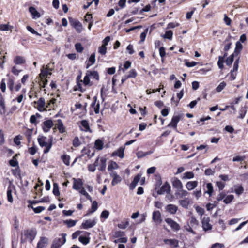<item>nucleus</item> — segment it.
<instances>
[{"mask_svg":"<svg viewBox=\"0 0 248 248\" xmlns=\"http://www.w3.org/2000/svg\"><path fill=\"white\" fill-rule=\"evenodd\" d=\"M37 234V231L36 229H30L24 231V236L25 239L21 238V243H25L27 240H28L30 243H32Z\"/></svg>","mask_w":248,"mask_h":248,"instance_id":"1","label":"nucleus"},{"mask_svg":"<svg viewBox=\"0 0 248 248\" xmlns=\"http://www.w3.org/2000/svg\"><path fill=\"white\" fill-rule=\"evenodd\" d=\"M46 137L44 136L38 138V141L40 146L42 147H46V149L44 150V154H46L50 151L52 144L51 140H49L48 142L46 141Z\"/></svg>","mask_w":248,"mask_h":248,"instance_id":"2","label":"nucleus"},{"mask_svg":"<svg viewBox=\"0 0 248 248\" xmlns=\"http://www.w3.org/2000/svg\"><path fill=\"white\" fill-rule=\"evenodd\" d=\"M53 68L54 63H48L45 68V66H43V68L41 69V73L39 74V77L43 78L47 77L48 75H51L52 74L51 71Z\"/></svg>","mask_w":248,"mask_h":248,"instance_id":"3","label":"nucleus"},{"mask_svg":"<svg viewBox=\"0 0 248 248\" xmlns=\"http://www.w3.org/2000/svg\"><path fill=\"white\" fill-rule=\"evenodd\" d=\"M69 20L70 25L74 28L78 32L80 33L82 31V25L78 20L72 18H69Z\"/></svg>","mask_w":248,"mask_h":248,"instance_id":"4","label":"nucleus"},{"mask_svg":"<svg viewBox=\"0 0 248 248\" xmlns=\"http://www.w3.org/2000/svg\"><path fill=\"white\" fill-rule=\"evenodd\" d=\"M165 221L174 231H177L180 229V225L171 218H167Z\"/></svg>","mask_w":248,"mask_h":248,"instance_id":"5","label":"nucleus"},{"mask_svg":"<svg viewBox=\"0 0 248 248\" xmlns=\"http://www.w3.org/2000/svg\"><path fill=\"white\" fill-rule=\"evenodd\" d=\"M171 187L170 185L168 182H166L162 187L159 189L157 193L158 195H162L164 194L165 193H167L168 192H170Z\"/></svg>","mask_w":248,"mask_h":248,"instance_id":"6","label":"nucleus"},{"mask_svg":"<svg viewBox=\"0 0 248 248\" xmlns=\"http://www.w3.org/2000/svg\"><path fill=\"white\" fill-rule=\"evenodd\" d=\"M152 219L156 224H160L161 223V214L159 211H155L153 212Z\"/></svg>","mask_w":248,"mask_h":248,"instance_id":"7","label":"nucleus"},{"mask_svg":"<svg viewBox=\"0 0 248 248\" xmlns=\"http://www.w3.org/2000/svg\"><path fill=\"white\" fill-rule=\"evenodd\" d=\"M210 218L208 217H204L202 220V223L203 229L207 231L212 229V225L209 223Z\"/></svg>","mask_w":248,"mask_h":248,"instance_id":"8","label":"nucleus"},{"mask_svg":"<svg viewBox=\"0 0 248 248\" xmlns=\"http://www.w3.org/2000/svg\"><path fill=\"white\" fill-rule=\"evenodd\" d=\"M171 183L174 188L177 190L183 188V186L181 181L176 177H174L171 179Z\"/></svg>","mask_w":248,"mask_h":248,"instance_id":"9","label":"nucleus"},{"mask_svg":"<svg viewBox=\"0 0 248 248\" xmlns=\"http://www.w3.org/2000/svg\"><path fill=\"white\" fill-rule=\"evenodd\" d=\"M53 126V123L51 120H48L43 122V129L44 132H48Z\"/></svg>","mask_w":248,"mask_h":248,"instance_id":"10","label":"nucleus"},{"mask_svg":"<svg viewBox=\"0 0 248 248\" xmlns=\"http://www.w3.org/2000/svg\"><path fill=\"white\" fill-rule=\"evenodd\" d=\"M95 223V220H87L82 223L81 227L84 229H88L93 227Z\"/></svg>","mask_w":248,"mask_h":248,"instance_id":"11","label":"nucleus"},{"mask_svg":"<svg viewBox=\"0 0 248 248\" xmlns=\"http://www.w3.org/2000/svg\"><path fill=\"white\" fill-rule=\"evenodd\" d=\"M180 118L181 117L179 115L173 116L170 123L168 124V126L176 128L177 124L179 122Z\"/></svg>","mask_w":248,"mask_h":248,"instance_id":"12","label":"nucleus"},{"mask_svg":"<svg viewBox=\"0 0 248 248\" xmlns=\"http://www.w3.org/2000/svg\"><path fill=\"white\" fill-rule=\"evenodd\" d=\"M188 194V192L183 188L176 190L175 193V195L177 198H182L187 196Z\"/></svg>","mask_w":248,"mask_h":248,"instance_id":"13","label":"nucleus"},{"mask_svg":"<svg viewBox=\"0 0 248 248\" xmlns=\"http://www.w3.org/2000/svg\"><path fill=\"white\" fill-rule=\"evenodd\" d=\"M165 209L170 214H175L178 210V207L175 205L170 204L166 206Z\"/></svg>","mask_w":248,"mask_h":248,"instance_id":"14","label":"nucleus"},{"mask_svg":"<svg viewBox=\"0 0 248 248\" xmlns=\"http://www.w3.org/2000/svg\"><path fill=\"white\" fill-rule=\"evenodd\" d=\"M35 103H36L37 104L38 109L39 111H42L46 110V109L44 108L45 106L46 103L45 99L43 98H40L37 102H35Z\"/></svg>","mask_w":248,"mask_h":248,"instance_id":"15","label":"nucleus"},{"mask_svg":"<svg viewBox=\"0 0 248 248\" xmlns=\"http://www.w3.org/2000/svg\"><path fill=\"white\" fill-rule=\"evenodd\" d=\"M124 148L120 147L117 150L113 152L111 154V156H117L120 157L121 158H123L124 157Z\"/></svg>","mask_w":248,"mask_h":248,"instance_id":"16","label":"nucleus"},{"mask_svg":"<svg viewBox=\"0 0 248 248\" xmlns=\"http://www.w3.org/2000/svg\"><path fill=\"white\" fill-rule=\"evenodd\" d=\"M29 11L32 15V18L37 19L41 16L40 14L36 10V9L32 6H31L29 8Z\"/></svg>","mask_w":248,"mask_h":248,"instance_id":"17","label":"nucleus"},{"mask_svg":"<svg viewBox=\"0 0 248 248\" xmlns=\"http://www.w3.org/2000/svg\"><path fill=\"white\" fill-rule=\"evenodd\" d=\"M6 106L3 97L0 93V114H2L5 112Z\"/></svg>","mask_w":248,"mask_h":248,"instance_id":"18","label":"nucleus"},{"mask_svg":"<svg viewBox=\"0 0 248 248\" xmlns=\"http://www.w3.org/2000/svg\"><path fill=\"white\" fill-rule=\"evenodd\" d=\"M85 234L87 235L88 237H85V236H79L78 238V240L82 243L84 245H87L90 242V237L89 236L90 235V233L89 232H85Z\"/></svg>","mask_w":248,"mask_h":248,"instance_id":"19","label":"nucleus"},{"mask_svg":"<svg viewBox=\"0 0 248 248\" xmlns=\"http://www.w3.org/2000/svg\"><path fill=\"white\" fill-rule=\"evenodd\" d=\"M93 101L92 103L91 106L93 108L95 114H98L99 113V109H100V104L99 102H98L96 104V97H93Z\"/></svg>","mask_w":248,"mask_h":248,"instance_id":"20","label":"nucleus"},{"mask_svg":"<svg viewBox=\"0 0 248 248\" xmlns=\"http://www.w3.org/2000/svg\"><path fill=\"white\" fill-rule=\"evenodd\" d=\"M198 183L197 181H189L186 184V187L188 190H191L197 186Z\"/></svg>","mask_w":248,"mask_h":248,"instance_id":"21","label":"nucleus"},{"mask_svg":"<svg viewBox=\"0 0 248 248\" xmlns=\"http://www.w3.org/2000/svg\"><path fill=\"white\" fill-rule=\"evenodd\" d=\"M74 182L73 187L75 189L79 190L83 186L82 180L78 179L77 180L74 179Z\"/></svg>","mask_w":248,"mask_h":248,"instance_id":"22","label":"nucleus"},{"mask_svg":"<svg viewBox=\"0 0 248 248\" xmlns=\"http://www.w3.org/2000/svg\"><path fill=\"white\" fill-rule=\"evenodd\" d=\"M48 243V239L45 237H42L38 242L36 248H43Z\"/></svg>","mask_w":248,"mask_h":248,"instance_id":"23","label":"nucleus"},{"mask_svg":"<svg viewBox=\"0 0 248 248\" xmlns=\"http://www.w3.org/2000/svg\"><path fill=\"white\" fill-rule=\"evenodd\" d=\"M141 178V175L138 174L134 178L133 180L130 184V185L129 186L130 189H133L135 188L136 186V185L137 183L139 182L140 179Z\"/></svg>","mask_w":248,"mask_h":248,"instance_id":"24","label":"nucleus"},{"mask_svg":"<svg viewBox=\"0 0 248 248\" xmlns=\"http://www.w3.org/2000/svg\"><path fill=\"white\" fill-rule=\"evenodd\" d=\"M87 72L88 76H89L90 78L95 79L96 80H98L99 79V75L97 71L88 70Z\"/></svg>","mask_w":248,"mask_h":248,"instance_id":"25","label":"nucleus"},{"mask_svg":"<svg viewBox=\"0 0 248 248\" xmlns=\"http://www.w3.org/2000/svg\"><path fill=\"white\" fill-rule=\"evenodd\" d=\"M56 127L59 129L60 133H63L65 131V128L61 120H58V123L56 124L55 127L54 129H55Z\"/></svg>","mask_w":248,"mask_h":248,"instance_id":"26","label":"nucleus"},{"mask_svg":"<svg viewBox=\"0 0 248 248\" xmlns=\"http://www.w3.org/2000/svg\"><path fill=\"white\" fill-rule=\"evenodd\" d=\"M14 62L16 64H22L26 62V60L23 57L17 56L15 57Z\"/></svg>","mask_w":248,"mask_h":248,"instance_id":"27","label":"nucleus"},{"mask_svg":"<svg viewBox=\"0 0 248 248\" xmlns=\"http://www.w3.org/2000/svg\"><path fill=\"white\" fill-rule=\"evenodd\" d=\"M164 242L166 244H169L171 246H173L174 247L176 248L178 246V241L175 239H165Z\"/></svg>","mask_w":248,"mask_h":248,"instance_id":"28","label":"nucleus"},{"mask_svg":"<svg viewBox=\"0 0 248 248\" xmlns=\"http://www.w3.org/2000/svg\"><path fill=\"white\" fill-rule=\"evenodd\" d=\"M206 188L207 190L204 192V193H207L209 195V197L212 195L214 189L212 184L210 183L206 184Z\"/></svg>","mask_w":248,"mask_h":248,"instance_id":"29","label":"nucleus"},{"mask_svg":"<svg viewBox=\"0 0 248 248\" xmlns=\"http://www.w3.org/2000/svg\"><path fill=\"white\" fill-rule=\"evenodd\" d=\"M95 61V53H93V54H91V55L90 56V57L89 59V62L87 64L86 68L87 69L89 68V67L91 65L94 63Z\"/></svg>","mask_w":248,"mask_h":248,"instance_id":"30","label":"nucleus"},{"mask_svg":"<svg viewBox=\"0 0 248 248\" xmlns=\"http://www.w3.org/2000/svg\"><path fill=\"white\" fill-rule=\"evenodd\" d=\"M94 146L97 150H102L103 148V141L100 139L96 140L95 141Z\"/></svg>","mask_w":248,"mask_h":248,"instance_id":"31","label":"nucleus"},{"mask_svg":"<svg viewBox=\"0 0 248 248\" xmlns=\"http://www.w3.org/2000/svg\"><path fill=\"white\" fill-rule=\"evenodd\" d=\"M234 192L237 195H240L243 193L244 188L240 185H235L234 186Z\"/></svg>","mask_w":248,"mask_h":248,"instance_id":"32","label":"nucleus"},{"mask_svg":"<svg viewBox=\"0 0 248 248\" xmlns=\"http://www.w3.org/2000/svg\"><path fill=\"white\" fill-rule=\"evenodd\" d=\"M77 222V220H73L69 219V220H64L63 221V223L64 224H66L68 228H71V227L74 226L76 225Z\"/></svg>","mask_w":248,"mask_h":248,"instance_id":"33","label":"nucleus"},{"mask_svg":"<svg viewBox=\"0 0 248 248\" xmlns=\"http://www.w3.org/2000/svg\"><path fill=\"white\" fill-rule=\"evenodd\" d=\"M242 47L243 46L241 43L239 41L236 42L234 53L236 54V55L238 54L242 50Z\"/></svg>","mask_w":248,"mask_h":248,"instance_id":"34","label":"nucleus"},{"mask_svg":"<svg viewBox=\"0 0 248 248\" xmlns=\"http://www.w3.org/2000/svg\"><path fill=\"white\" fill-rule=\"evenodd\" d=\"M81 124L84 128V129H81L82 130H84L86 132L91 131L89 123L87 121L85 120L81 121Z\"/></svg>","mask_w":248,"mask_h":248,"instance_id":"35","label":"nucleus"},{"mask_svg":"<svg viewBox=\"0 0 248 248\" xmlns=\"http://www.w3.org/2000/svg\"><path fill=\"white\" fill-rule=\"evenodd\" d=\"M106 167V159L104 158H102L100 159V165L98 168V170L101 171H104Z\"/></svg>","mask_w":248,"mask_h":248,"instance_id":"36","label":"nucleus"},{"mask_svg":"<svg viewBox=\"0 0 248 248\" xmlns=\"http://www.w3.org/2000/svg\"><path fill=\"white\" fill-rule=\"evenodd\" d=\"M119 168V166L117 163L114 161H111L108 167V170L109 171H111L113 169H117Z\"/></svg>","mask_w":248,"mask_h":248,"instance_id":"37","label":"nucleus"},{"mask_svg":"<svg viewBox=\"0 0 248 248\" xmlns=\"http://www.w3.org/2000/svg\"><path fill=\"white\" fill-rule=\"evenodd\" d=\"M76 51L78 53H81L84 50V47L80 43H77L75 45Z\"/></svg>","mask_w":248,"mask_h":248,"instance_id":"38","label":"nucleus"},{"mask_svg":"<svg viewBox=\"0 0 248 248\" xmlns=\"http://www.w3.org/2000/svg\"><path fill=\"white\" fill-rule=\"evenodd\" d=\"M63 162L67 166L69 165L70 163V156L68 155H64L61 157Z\"/></svg>","mask_w":248,"mask_h":248,"instance_id":"39","label":"nucleus"},{"mask_svg":"<svg viewBox=\"0 0 248 248\" xmlns=\"http://www.w3.org/2000/svg\"><path fill=\"white\" fill-rule=\"evenodd\" d=\"M53 193L56 196L60 195L59 186L58 185L57 183H54L53 184Z\"/></svg>","mask_w":248,"mask_h":248,"instance_id":"40","label":"nucleus"},{"mask_svg":"<svg viewBox=\"0 0 248 248\" xmlns=\"http://www.w3.org/2000/svg\"><path fill=\"white\" fill-rule=\"evenodd\" d=\"M122 181V178L121 177L118 175L117 176H115L114 178H113V180L111 182V185L112 186H115L117 185V184L120 183Z\"/></svg>","mask_w":248,"mask_h":248,"instance_id":"41","label":"nucleus"},{"mask_svg":"<svg viewBox=\"0 0 248 248\" xmlns=\"http://www.w3.org/2000/svg\"><path fill=\"white\" fill-rule=\"evenodd\" d=\"M125 235V233L123 231H116L113 235V237H114V238H120V237H123Z\"/></svg>","mask_w":248,"mask_h":248,"instance_id":"42","label":"nucleus"},{"mask_svg":"<svg viewBox=\"0 0 248 248\" xmlns=\"http://www.w3.org/2000/svg\"><path fill=\"white\" fill-rule=\"evenodd\" d=\"M137 73L135 70L134 69H131L129 72V74L126 76V78H135L137 77Z\"/></svg>","mask_w":248,"mask_h":248,"instance_id":"43","label":"nucleus"},{"mask_svg":"<svg viewBox=\"0 0 248 248\" xmlns=\"http://www.w3.org/2000/svg\"><path fill=\"white\" fill-rule=\"evenodd\" d=\"M66 234L65 233H62V237L61 238H58V239L56 241L58 242L59 243H60V245H62L66 242Z\"/></svg>","mask_w":248,"mask_h":248,"instance_id":"44","label":"nucleus"},{"mask_svg":"<svg viewBox=\"0 0 248 248\" xmlns=\"http://www.w3.org/2000/svg\"><path fill=\"white\" fill-rule=\"evenodd\" d=\"M234 199V196L233 195H230L226 196L223 200V202L226 204L230 203Z\"/></svg>","mask_w":248,"mask_h":248,"instance_id":"45","label":"nucleus"},{"mask_svg":"<svg viewBox=\"0 0 248 248\" xmlns=\"http://www.w3.org/2000/svg\"><path fill=\"white\" fill-rule=\"evenodd\" d=\"M90 76H88L87 72H86V75L84 78L83 80H82V82H83L85 86L90 85V86L92 85V84H90Z\"/></svg>","mask_w":248,"mask_h":248,"instance_id":"46","label":"nucleus"},{"mask_svg":"<svg viewBox=\"0 0 248 248\" xmlns=\"http://www.w3.org/2000/svg\"><path fill=\"white\" fill-rule=\"evenodd\" d=\"M194 177V174L193 172L188 171L184 173L183 179H192Z\"/></svg>","mask_w":248,"mask_h":248,"instance_id":"47","label":"nucleus"},{"mask_svg":"<svg viewBox=\"0 0 248 248\" xmlns=\"http://www.w3.org/2000/svg\"><path fill=\"white\" fill-rule=\"evenodd\" d=\"M129 225V221L126 220L124 222H122L118 225V227L122 229H125Z\"/></svg>","mask_w":248,"mask_h":248,"instance_id":"48","label":"nucleus"},{"mask_svg":"<svg viewBox=\"0 0 248 248\" xmlns=\"http://www.w3.org/2000/svg\"><path fill=\"white\" fill-rule=\"evenodd\" d=\"M226 86V84L225 82L223 81L221 82L216 88V91L217 92H220Z\"/></svg>","mask_w":248,"mask_h":248,"instance_id":"49","label":"nucleus"},{"mask_svg":"<svg viewBox=\"0 0 248 248\" xmlns=\"http://www.w3.org/2000/svg\"><path fill=\"white\" fill-rule=\"evenodd\" d=\"M179 202L180 204L182 207L186 208H187L188 204H189V202L187 200H186V199L181 200H180Z\"/></svg>","mask_w":248,"mask_h":248,"instance_id":"50","label":"nucleus"},{"mask_svg":"<svg viewBox=\"0 0 248 248\" xmlns=\"http://www.w3.org/2000/svg\"><path fill=\"white\" fill-rule=\"evenodd\" d=\"M98 52L102 55L106 54L107 52L106 46H105V45H102L99 47Z\"/></svg>","mask_w":248,"mask_h":248,"instance_id":"51","label":"nucleus"},{"mask_svg":"<svg viewBox=\"0 0 248 248\" xmlns=\"http://www.w3.org/2000/svg\"><path fill=\"white\" fill-rule=\"evenodd\" d=\"M233 57L234 53L226 59L225 62L227 65H230L232 64L233 61Z\"/></svg>","mask_w":248,"mask_h":248,"instance_id":"52","label":"nucleus"},{"mask_svg":"<svg viewBox=\"0 0 248 248\" xmlns=\"http://www.w3.org/2000/svg\"><path fill=\"white\" fill-rule=\"evenodd\" d=\"M172 35L173 32L171 31H168L165 32V34L164 35V38L171 40L172 39Z\"/></svg>","mask_w":248,"mask_h":248,"instance_id":"53","label":"nucleus"},{"mask_svg":"<svg viewBox=\"0 0 248 248\" xmlns=\"http://www.w3.org/2000/svg\"><path fill=\"white\" fill-rule=\"evenodd\" d=\"M9 164L12 167H16L18 166V162L17 160L15 158V156L9 161Z\"/></svg>","mask_w":248,"mask_h":248,"instance_id":"54","label":"nucleus"},{"mask_svg":"<svg viewBox=\"0 0 248 248\" xmlns=\"http://www.w3.org/2000/svg\"><path fill=\"white\" fill-rule=\"evenodd\" d=\"M98 208V204L96 201H93L92 203V210L89 211L90 213H93L95 212Z\"/></svg>","mask_w":248,"mask_h":248,"instance_id":"55","label":"nucleus"},{"mask_svg":"<svg viewBox=\"0 0 248 248\" xmlns=\"http://www.w3.org/2000/svg\"><path fill=\"white\" fill-rule=\"evenodd\" d=\"M82 80H80L79 81H77V86L78 88L76 89V90H79L81 92H83L85 91V89L82 88Z\"/></svg>","mask_w":248,"mask_h":248,"instance_id":"56","label":"nucleus"},{"mask_svg":"<svg viewBox=\"0 0 248 248\" xmlns=\"http://www.w3.org/2000/svg\"><path fill=\"white\" fill-rule=\"evenodd\" d=\"M80 145V142L79 140V138L78 137H75L73 140V145L75 147H78Z\"/></svg>","mask_w":248,"mask_h":248,"instance_id":"57","label":"nucleus"},{"mask_svg":"<svg viewBox=\"0 0 248 248\" xmlns=\"http://www.w3.org/2000/svg\"><path fill=\"white\" fill-rule=\"evenodd\" d=\"M224 59L222 56H220L218 57V61L217 62V65L220 69H222L223 67Z\"/></svg>","mask_w":248,"mask_h":248,"instance_id":"58","label":"nucleus"},{"mask_svg":"<svg viewBox=\"0 0 248 248\" xmlns=\"http://www.w3.org/2000/svg\"><path fill=\"white\" fill-rule=\"evenodd\" d=\"M245 159V156H236L234 157L232 159V161L233 162H241L244 160Z\"/></svg>","mask_w":248,"mask_h":248,"instance_id":"59","label":"nucleus"},{"mask_svg":"<svg viewBox=\"0 0 248 248\" xmlns=\"http://www.w3.org/2000/svg\"><path fill=\"white\" fill-rule=\"evenodd\" d=\"M7 199L8 201L10 202H13V197L12 195V190L10 189H8L7 191Z\"/></svg>","mask_w":248,"mask_h":248,"instance_id":"60","label":"nucleus"},{"mask_svg":"<svg viewBox=\"0 0 248 248\" xmlns=\"http://www.w3.org/2000/svg\"><path fill=\"white\" fill-rule=\"evenodd\" d=\"M27 29L28 30V31H29L32 33V34H36V35L40 36H41V34L39 33L38 32L35 31L32 27H31L29 26H28L27 27Z\"/></svg>","mask_w":248,"mask_h":248,"instance_id":"61","label":"nucleus"},{"mask_svg":"<svg viewBox=\"0 0 248 248\" xmlns=\"http://www.w3.org/2000/svg\"><path fill=\"white\" fill-rule=\"evenodd\" d=\"M193 195H194L197 199H198L202 196L201 188H200L199 190L194 191L193 192Z\"/></svg>","mask_w":248,"mask_h":248,"instance_id":"62","label":"nucleus"},{"mask_svg":"<svg viewBox=\"0 0 248 248\" xmlns=\"http://www.w3.org/2000/svg\"><path fill=\"white\" fill-rule=\"evenodd\" d=\"M216 185L220 190H222L225 187V184L221 181H217Z\"/></svg>","mask_w":248,"mask_h":248,"instance_id":"63","label":"nucleus"},{"mask_svg":"<svg viewBox=\"0 0 248 248\" xmlns=\"http://www.w3.org/2000/svg\"><path fill=\"white\" fill-rule=\"evenodd\" d=\"M224 247V244L219 243H216L212 245L211 248H223Z\"/></svg>","mask_w":248,"mask_h":248,"instance_id":"64","label":"nucleus"}]
</instances>
